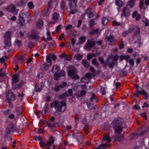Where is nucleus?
<instances>
[{
	"instance_id": "680f3d73",
	"label": "nucleus",
	"mask_w": 149,
	"mask_h": 149,
	"mask_svg": "<svg viewBox=\"0 0 149 149\" xmlns=\"http://www.w3.org/2000/svg\"><path fill=\"white\" fill-rule=\"evenodd\" d=\"M141 17V16L140 14H138L136 17L135 19L136 21H138L139 20Z\"/></svg>"
},
{
	"instance_id": "c756f323",
	"label": "nucleus",
	"mask_w": 149,
	"mask_h": 149,
	"mask_svg": "<svg viewBox=\"0 0 149 149\" xmlns=\"http://www.w3.org/2000/svg\"><path fill=\"white\" fill-rule=\"evenodd\" d=\"M100 54H88L87 55V59L88 60H90L94 56H98Z\"/></svg>"
},
{
	"instance_id": "9d476101",
	"label": "nucleus",
	"mask_w": 149,
	"mask_h": 149,
	"mask_svg": "<svg viewBox=\"0 0 149 149\" xmlns=\"http://www.w3.org/2000/svg\"><path fill=\"white\" fill-rule=\"evenodd\" d=\"M60 70L59 67L57 65L54 66L52 70V71L54 74V79L57 80L60 77V75L58 73Z\"/></svg>"
},
{
	"instance_id": "f257e3e1",
	"label": "nucleus",
	"mask_w": 149,
	"mask_h": 149,
	"mask_svg": "<svg viewBox=\"0 0 149 149\" xmlns=\"http://www.w3.org/2000/svg\"><path fill=\"white\" fill-rule=\"evenodd\" d=\"M66 105V104L65 102L54 101L52 103V106L54 107V114L56 116L60 115L61 113L65 111Z\"/></svg>"
},
{
	"instance_id": "37998d69",
	"label": "nucleus",
	"mask_w": 149,
	"mask_h": 149,
	"mask_svg": "<svg viewBox=\"0 0 149 149\" xmlns=\"http://www.w3.org/2000/svg\"><path fill=\"white\" fill-rule=\"evenodd\" d=\"M86 40V38L85 36H82L79 39V41L80 44L83 43Z\"/></svg>"
},
{
	"instance_id": "9b49d317",
	"label": "nucleus",
	"mask_w": 149,
	"mask_h": 149,
	"mask_svg": "<svg viewBox=\"0 0 149 149\" xmlns=\"http://www.w3.org/2000/svg\"><path fill=\"white\" fill-rule=\"evenodd\" d=\"M76 70L75 68L72 67L68 70V74L72 78L77 79L78 78V76L76 75Z\"/></svg>"
},
{
	"instance_id": "c9c22d12",
	"label": "nucleus",
	"mask_w": 149,
	"mask_h": 149,
	"mask_svg": "<svg viewBox=\"0 0 149 149\" xmlns=\"http://www.w3.org/2000/svg\"><path fill=\"white\" fill-rule=\"evenodd\" d=\"M6 101L8 103L9 108L11 109L13 108V105L10 99L7 98L6 100Z\"/></svg>"
},
{
	"instance_id": "1a4fd4ad",
	"label": "nucleus",
	"mask_w": 149,
	"mask_h": 149,
	"mask_svg": "<svg viewBox=\"0 0 149 149\" xmlns=\"http://www.w3.org/2000/svg\"><path fill=\"white\" fill-rule=\"evenodd\" d=\"M79 88L80 89V95H77L76 96L77 97L82 96L85 95L86 93V85H81L79 86Z\"/></svg>"
},
{
	"instance_id": "473e14b6",
	"label": "nucleus",
	"mask_w": 149,
	"mask_h": 149,
	"mask_svg": "<svg viewBox=\"0 0 149 149\" xmlns=\"http://www.w3.org/2000/svg\"><path fill=\"white\" fill-rule=\"evenodd\" d=\"M115 3L116 5L119 7L123 5V2L121 0H116Z\"/></svg>"
},
{
	"instance_id": "20e7f679",
	"label": "nucleus",
	"mask_w": 149,
	"mask_h": 149,
	"mask_svg": "<svg viewBox=\"0 0 149 149\" xmlns=\"http://www.w3.org/2000/svg\"><path fill=\"white\" fill-rule=\"evenodd\" d=\"M77 0H70L69 2L68 6L70 9V13L74 14L77 12L75 8L77 6Z\"/></svg>"
},
{
	"instance_id": "8fccbe9b",
	"label": "nucleus",
	"mask_w": 149,
	"mask_h": 149,
	"mask_svg": "<svg viewBox=\"0 0 149 149\" xmlns=\"http://www.w3.org/2000/svg\"><path fill=\"white\" fill-rule=\"evenodd\" d=\"M92 96L90 99V101L91 102H92L93 101V100L95 99V94L94 93H92Z\"/></svg>"
},
{
	"instance_id": "774afa93",
	"label": "nucleus",
	"mask_w": 149,
	"mask_h": 149,
	"mask_svg": "<svg viewBox=\"0 0 149 149\" xmlns=\"http://www.w3.org/2000/svg\"><path fill=\"white\" fill-rule=\"evenodd\" d=\"M99 61L102 64L104 63V60L102 58L100 57L99 58Z\"/></svg>"
},
{
	"instance_id": "423d86ee",
	"label": "nucleus",
	"mask_w": 149,
	"mask_h": 149,
	"mask_svg": "<svg viewBox=\"0 0 149 149\" xmlns=\"http://www.w3.org/2000/svg\"><path fill=\"white\" fill-rule=\"evenodd\" d=\"M11 33L9 32H6L5 33L4 36V38L6 42L5 48L6 49L9 48L11 46L10 42Z\"/></svg>"
},
{
	"instance_id": "ddd939ff",
	"label": "nucleus",
	"mask_w": 149,
	"mask_h": 149,
	"mask_svg": "<svg viewBox=\"0 0 149 149\" xmlns=\"http://www.w3.org/2000/svg\"><path fill=\"white\" fill-rule=\"evenodd\" d=\"M25 16V13L21 11L19 14V23L21 25H23L24 24L25 19L24 17Z\"/></svg>"
},
{
	"instance_id": "4be33fe9",
	"label": "nucleus",
	"mask_w": 149,
	"mask_h": 149,
	"mask_svg": "<svg viewBox=\"0 0 149 149\" xmlns=\"http://www.w3.org/2000/svg\"><path fill=\"white\" fill-rule=\"evenodd\" d=\"M83 56L82 54H76L74 57V58L76 60L79 61L81 60Z\"/></svg>"
},
{
	"instance_id": "79ce46f5",
	"label": "nucleus",
	"mask_w": 149,
	"mask_h": 149,
	"mask_svg": "<svg viewBox=\"0 0 149 149\" xmlns=\"http://www.w3.org/2000/svg\"><path fill=\"white\" fill-rule=\"evenodd\" d=\"M8 73V72H4L3 71L2 69H0V77H4Z\"/></svg>"
},
{
	"instance_id": "4d7b16f0",
	"label": "nucleus",
	"mask_w": 149,
	"mask_h": 149,
	"mask_svg": "<svg viewBox=\"0 0 149 149\" xmlns=\"http://www.w3.org/2000/svg\"><path fill=\"white\" fill-rule=\"evenodd\" d=\"M61 27V24L59 25L58 26H57L55 30L57 32L60 29Z\"/></svg>"
},
{
	"instance_id": "a878e982",
	"label": "nucleus",
	"mask_w": 149,
	"mask_h": 149,
	"mask_svg": "<svg viewBox=\"0 0 149 149\" xmlns=\"http://www.w3.org/2000/svg\"><path fill=\"white\" fill-rule=\"evenodd\" d=\"M50 64L48 65L45 63L40 66V68L42 70H45L47 69L50 67Z\"/></svg>"
},
{
	"instance_id": "c85d7f7f",
	"label": "nucleus",
	"mask_w": 149,
	"mask_h": 149,
	"mask_svg": "<svg viewBox=\"0 0 149 149\" xmlns=\"http://www.w3.org/2000/svg\"><path fill=\"white\" fill-rule=\"evenodd\" d=\"M134 0H130V1L128 2L127 4V6H129L131 8L133 7L134 5Z\"/></svg>"
},
{
	"instance_id": "4468645a",
	"label": "nucleus",
	"mask_w": 149,
	"mask_h": 149,
	"mask_svg": "<svg viewBox=\"0 0 149 149\" xmlns=\"http://www.w3.org/2000/svg\"><path fill=\"white\" fill-rule=\"evenodd\" d=\"M91 76V74L90 73H87L83 78L81 79V82L84 83L88 82L89 81L90 77Z\"/></svg>"
},
{
	"instance_id": "0e129e2a",
	"label": "nucleus",
	"mask_w": 149,
	"mask_h": 149,
	"mask_svg": "<svg viewBox=\"0 0 149 149\" xmlns=\"http://www.w3.org/2000/svg\"><path fill=\"white\" fill-rule=\"evenodd\" d=\"M75 40L74 38H72V39H71V44L72 45H74L75 43Z\"/></svg>"
},
{
	"instance_id": "f03ea898",
	"label": "nucleus",
	"mask_w": 149,
	"mask_h": 149,
	"mask_svg": "<svg viewBox=\"0 0 149 149\" xmlns=\"http://www.w3.org/2000/svg\"><path fill=\"white\" fill-rule=\"evenodd\" d=\"M123 120L120 118L115 120L112 123L113 127H116L115 132L116 134H119L122 131L123 126Z\"/></svg>"
},
{
	"instance_id": "72a5a7b5",
	"label": "nucleus",
	"mask_w": 149,
	"mask_h": 149,
	"mask_svg": "<svg viewBox=\"0 0 149 149\" xmlns=\"http://www.w3.org/2000/svg\"><path fill=\"white\" fill-rule=\"evenodd\" d=\"M87 106L89 109L91 110L95 109L96 107V105L92 104H88Z\"/></svg>"
},
{
	"instance_id": "6e6552de",
	"label": "nucleus",
	"mask_w": 149,
	"mask_h": 149,
	"mask_svg": "<svg viewBox=\"0 0 149 149\" xmlns=\"http://www.w3.org/2000/svg\"><path fill=\"white\" fill-rule=\"evenodd\" d=\"M14 130V125L12 123L10 124L6 128L5 136H10L12 134V132Z\"/></svg>"
},
{
	"instance_id": "b1692460",
	"label": "nucleus",
	"mask_w": 149,
	"mask_h": 149,
	"mask_svg": "<svg viewBox=\"0 0 149 149\" xmlns=\"http://www.w3.org/2000/svg\"><path fill=\"white\" fill-rule=\"evenodd\" d=\"M19 81V79L17 77V75L15 74L14 75L13 77V79L12 81V85L18 82Z\"/></svg>"
},
{
	"instance_id": "c03bdc74",
	"label": "nucleus",
	"mask_w": 149,
	"mask_h": 149,
	"mask_svg": "<svg viewBox=\"0 0 149 149\" xmlns=\"http://www.w3.org/2000/svg\"><path fill=\"white\" fill-rule=\"evenodd\" d=\"M35 132L37 133H42L43 132V130L41 128H37L35 130Z\"/></svg>"
},
{
	"instance_id": "a19ab883",
	"label": "nucleus",
	"mask_w": 149,
	"mask_h": 149,
	"mask_svg": "<svg viewBox=\"0 0 149 149\" xmlns=\"http://www.w3.org/2000/svg\"><path fill=\"white\" fill-rule=\"evenodd\" d=\"M28 8L30 9H32L34 8V6L32 2H30L27 4Z\"/></svg>"
},
{
	"instance_id": "e2e57ef3",
	"label": "nucleus",
	"mask_w": 149,
	"mask_h": 149,
	"mask_svg": "<svg viewBox=\"0 0 149 149\" xmlns=\"http://www.w3.org/2000/svg\"><path fill=\"white\" fill-rule=\"evenodd\" d=\"M141 116L142 117L144 118L145 119H146L147 118V116L146 115V113L145 112H144L141 114Z\"/></svg>"
},
{
	"instance_id": "09e8293b",
	"label": "nucleus",
	"mask_w": 149,
	"mask_h": 149,
	"mask_svg": "<svg viewBox=\"0 0 149 149\" xmlns=\"http://www.w3.org/2000/svg\"><path fill=\"white\" fill-rule=\"evenodd\" d=\"M99 31V29H96L93 30L90 32L91 34L93 35L94 34H96L98 33Z\"/></svg>"
},
{
	"instance_id": "cd10ccee",
	"label": "nucleus",
	"mask_w": 149,
	"mask_h": 149,
	"mask_svg": "<svg viewBox=\"0 0 149 149\" xmlns=\"http://www.w3.org/2000/svg\"><path fill=\"white\" fill-rule=\"evenodd\" d=\"M112 24L115 26H121L124 24L122 22H118L116 21H113Z\"/></svg>"
},
{
	"instance_id": "69168bd1",
	"label": "nucleus",
	"mask_w": 149,
	"mask_h": 149,
	"mask_svg": "<svg viewBox=\"0 0 149 149\" xmlns=\"http://www.w3.org/2000/svg\"><path fill=\"white\" fill-rule=\"evenodd\" d=\"M59 74L60 75V76H63L65 75V72L63 71H61L60 72V73H59Z\"/></svg>"
},
{
	"instance_id": "3c124183",
	"label": "nucleus",
	"mask_w": 149,
	"mask_h": 149,
	"mask_svg": "<svg viewBox=\"0 0 149 149\" xmlns=\"http://www.w3.org/2000/svg\"><path fill=\"white\" fill-rule=\"evenodd\" d=\"M144 2L143 0H141L140 3V8H142L143 6Z\"/></svg>"
},
{
	"instance_id": "4c0bfd02",
	"label": "nucleus",
	"mask_w": 149,
	"mask_h": 149,
	"mask_svg": "<svg viewBox=\"0 0 149 149\" xmlns=\"http://www.w3.org/2000/svg\"><path fill=\"white\" fill-rule=\"evenodd\" d=\"M106 88L105 87L102 86L101 88L100 92L102 95H104L106 93Z\"/></svg>"
},
{
	"instance_id": "aec40b11",
	"label": "nucleus",
	"mask_w": 149,
	"mask_h": 149,
	"mask_svg": "<svg viewBox=\"0 0 149 149\" xmlns=\"http://www.w3.org/2000/svg\"><path fill=\"white\" fill-rule=\"evenodd\" d=\"M40 124L44 127L48 126L49 127H52V126L49 124V123L46 120H40Z\"/></svg>"
},
{
	"instance_id": "6e6d98bb",
	"label": "nucleus",
	"mask_w": 149,
	"mask_h": 149,
	"mask_svg": "<svg viewBox=\"0 0 149 149\" xmlns=\"http://www.w3.org/2000/svg\"><path fill=\"white\" fill-rule=\"evenodd\" d=\"M15 43L17 44L18 47L20 46L21 45V42L20 40H16L15 41Z\"/></svg>"
},
{
	"instance_id": "a211bd4d",
	"label": "nucleus",
	"mask_w": 149,
	"mask_h": 149,
	"mask_svg": "<svg viewBox=\"0 0 149 149\" xmlns=\"http://www.w3.org/2000/svg\"><path fill=\"white\" fill-rule=\"evenodd\" d=\"M66 85L67 83L66 82H63L62 84L55 86L54 88V90L56 91H58L60 88H63L64 86H65Z\"/></svg>"
},
{
	"instance_id": "39448f33",
	"label": "nucleus",
	"mask_w": 149,
	"mask_h": 149,
	"mask_svg": "<svg viewBox=\"0 0 149 149\" xmlns=\"http://www.w3.org/2000/svg\"><path fill=\"white\" fill-rule=\"evenodd\" d=\"M102 140L103 143L99 146V149H104L108 146L107 143H110L111 141V138L109 135L104 136Z\"/></svg>"
},
{
	"instance_id": "393cba45",
	"label": "nucleus",
	"mask_w": 149,
	"mask_h": 149,
	"mask_svg": "<svg viewBox=\"0 0 149 149\" xmlns=\"http://www.w3.org/2000/svg\"><path fill=\"white\" fill-rule=\"evenodd\" d=\"M42 86L41 84H37L35 86V89L36 91H40L42 89Z\"/></svg>"
},
{
	"instance_id": "de8ad7c7",
	"label": "nucleus",
	"mask_w": 149,
	"mask_h": 149,
	"mask_svg": "<svg viewBox=\"0 0 149 149\" xmlns=\"http://www.w3.org/2000/svg\"><path fill=\"white\" fill-rule=\"evenodd\" d=\"M49 110V107H46L45 108L44 110L42 112V115H44Z\"/></svg>"
},
{
	"instance_id": "bf43d9fd",
	"label": "nucleus",
	"mask_w": 149,
	"mask_h": 149,
	"mask_svg": "<svg viewBox=\"0 0 149 149\" xmlns=\"http://www.w3.org/2000/svg\"><path fill=\"white\" fill-rule=\"evenodd\" d=\"M11 100L14 101L15 99V96L13 94H12L11 96Z\"/></svg>"
},
{
	"instance_id": "ea45409f",
	"label": "nucleus",
	"mask_w": 149,
	"mask_h": 149,
	"mask_svg": "<svg viewBox=\"0 0 149 149\" xmlns=\"http://www.w3.org/2000/svg\"><path fill=\"white\" fill-rule=\"evenodd\" d=\"M43 22L42 20H40L37 22V25L38 27L40 28L42 26Z\"/></svg>"
},
{
	"instance_id": "a18cd8bd",
	"label": "nucleus",
	"mask_w": 149,
	"mask_h": 149,
	"mask_svg": "<svg viewBox=\"0 0 149 149\" xmlns=\"http://www.w3.org/2000/svg\"><path fill=\"white\" fill-rule=\"evenodd\" d=\"M11 110L10 109H8L3 112V114L5 115H8L11 112Z\"/></svg>"
},
{
	"instance_id": "f8f14e48",
	"label": "nucleus",
	"mask_w": 149,
	"mask_h": 149,
	"mask_svg": "<svg viewBox=\"0 0 149 149\" xmlns=\"http://www.w3.org/2000/svg\"><path fill=\"white\" fill-rule=\"evenodd\" d=\"M134 95L136 97H139V95H143L145 96L146 100L147 99L148 97L147 92L143 90L139 91L138 89H137L136 92L134 93Z\"/></svg>"
},
{
	"instance_id": "5701e85b",
	"label": "nucleus",
	"mask_w": 149,
	"mask_h": 149,
	"mask_svg": "<svg viewBox=\"0 0 149 149\" xmlns=\"http://www.w3.org/2000/svg\"><path fill=\"white\" fill-rule=\"evenodd\" d=\"M51 54H49L46 56V63L47 64L49 65L50 64V66L51 65V62H52V60L51 59Z\"/></svg>"
},
{
	"instance_id": "2f4dec72",
	"label": "nucleus",
	"mask_w": 149,
	"mask_h": 149,
	"mask_svg": "<svg viewBox=\"0 0 149 149\" xmlns=\"http://www.w3.org/2000/svg\"><path fill=\"white\" fill-rule=\"evenodd\" d=\"M59 15L57 13H55L52 15V19L54 20H57L59 17Z\"/></svg>"
},
{
	"instance_id": "dca6fc26",
	"label": "nucleus",
	"mask_w": 149,
	"mask_h": 149,
	"mask_svg": "<svg viewBox=\"0 0 149 149\" xmlns=\"http://www.w3.org/2000/svg\"><path fill=\"white\" fill-rule=\"evenodd\" d=\"M38 36V33L35 31H32L29 33V39H36Z\"/></svg>"
},
{
	"instance_id": "f704fd0d",
	"label": "nucleus",
	"mask_w": 149,
	"mask_h": 149,
	"mask_svg": "<svg viewBox=\"0 0 149 149\" xmlns=\"http://www.w3.org/2000/svg\"><path fill=\"white\" fill-rule=\"evenodd\" d=\"M109 22V20L107 18L104 17L102 18V23L103 25H105Z\"/></svg>"
},
{
	"instance_id": "49530a36",
	"label": "nucleus",
	"mask_w": 149,
	"mask_h": 149,
	"mask_svg": "<svg viewBox=\"0 0 149 149\" xmlns=\"http://www.w3.org/2000/svg\"><path fill=\"white\" fill-rule=\"evenodd\" d=\"M60 7L61 9H63L66 6V3L63 1H62L60 3Z\"/></svg>"
},
{
	"instance_id": "052dcab7",
	"label": "nucleus",
	"mask_w": 149,
	"mask_h": 149,
	"mask_svg": "<svg viewBox=\"0 0 149 149\" xmlns=\"http://www.w3.org/2000/svg\"><path fill=\"white\" fill-rule=\"evenodd\" d=\"M52 38L50 36H49V37L47 38H44V40L45 41H47V40H52Z\"/></svg>"
},
{
	"instance_id": "2eb2a0df",
	"label": "nucleus",
	"mask_w": 149,
	"mask_h": 149,
	"mask_svg": "<svg viewBox=\"0 0 149 149\" xmlns=\"http://www.w3.org/2000/svg\"><path fill=\"white\" fill-rule=\"evenodd\" d=\"M130 9L125 7L123 10V12L121 14V17H122L123 16H125L126 17H128L130 15Z\"/></svg>"
},
{
	"instance_id": "0eeeda50",
	"label": "nucleus",
	"mask_w": 149,
	"mask_h": 149,
	"mask_svg": "<svg viewBox=\"0 0 149 149\" xmlns=\"http://www.w3.org/2000/svg\"><path fill=\"white\" fill-rule=\"evenodd\" d=\"M54 138L53 136H51L49 141L46 143H45L44 142L40 141L39 143V145L41 147L44 146L46 149H49L50 148V146L54 143Z\"/></svg>"
},
{
	"instance_id": "58836bf2",
	"label": "nucleus",
	"mask_w": 149,
	"mask_h": 149,
	"mask_svg": "<svg viewBox=\"0 0 149 149\" xmlns=\"http://www.w3.org/2000/svg\"><path fill=\"white\" fill-rule=\"evenodd\" d=\"M8 59V57L6 56H3L0 58V62L1 63H3L5 61Z\"/></svg>"
},
{
	"instance_id": "7ed1b4c3",
	"label": "nucleus",
	"mask_w": 149,
	"mask_h": 149,
	"mask_svg": "<svg viewBox=\"0 0 149 149\" xmlns=\"http://www.w3.org/2000/svg\"><path fill=\"white\" fill-rule=\"evenodd\" d=\"M118 58V56L117 55H116L114 57L113 55H110L107 58L106 63L108 64L110 67H112L114 64L113 61H116Z\"/></svg>"
},
{
	"instance_id": "7c9ffc66",
	"label": "nucleus",
	"mask_w": 149,
	"mask_h": 149,
	"mask_svg": "<svg viewBox=\"0 0 149 149\" xmlns=\"http://www.w3.org/2000/svg\"><path fill=\"white\" fill-rule=\"evenodd\" d=\"M16 7L15 6L11 5L9 6L8 8V10L10 12H14L15 10Z\"/></svg>"
},
{
	"instance_id": "f3484780",
	"label": "nucleus",
	"mask_w": 149,
	"mask_h": 149,
	"mask_svg": "<svg viewBox=\"0 0 149 149\" xmlns=\"http://www.w3.org/2000/svg\"><path fill=\"white\" fill-rule=\"evenodd\" d=\"M107 42L109 44L111 45H113L116 41L117 40H116L113 36H110L107 37Z\"/></svg>"
},
{
	"instance_id": "603ef678",
	"label": "nucleus",
	"mask_w": 149,
	"mask_h": 149,
	"mask_svg": "<svg viewBox=\"0 0 149 149\" xmlns=\"http://www.w3.org/2000/svg\"><path fill=\"white\" fill-rule=\"evenodd\" d=\"M92 62L93 64L97 65V61L95 58H93L92 60Z\"/></svg>"
},
{
	"instance_id": "6ab92c4d",
	"label": "nucleus",
	"mask_w": 149,
	"mask_h": 149,
	"mask_svg": "<svg viewBox=\"0 0 149 149\" xmlns=\"http://www.w3.org/2000/svg\"><path fill=\"white\" fill-rule=\"evenodd\" d=\"M73 94V91L71 89H68L67 91L63 94V96L64 97L70 96H72Z\"/></svg>"
},
{
	"instance_id": "338daca9",
	"label": "nucleus",
	"mask_w": 149,
	"mask_h": 149,
	"mask_svg": "<svg viewBox=\"0 0 149 149\" xmlns=\"http://www.w3.org/2000/svg\"><path fill=\"white\" fill-rule=\"evenodd\" d=\"M129 62L130 64L133 65H134V60L132 59H130V60Z\"/></svg>"
},
{
	"instance_id": "864d4df0",
	"label": "nucleus",
	"mask_w": 149,
	"mask_h": 149,
	"mask_svg": "<svg viewBox=\"0 0 149 149\" xmlns=\"http://www.w3.org/2000/svg\"><path fill=\"white\" fill-rule=\"evenodd\" d=\"M134 27H132L129 29L128 30H127V34H128L129 33L133 31L134 30Z\"/></svg>"
},
{
	"instance_id": "bb28decb",
	"label": "nucleus",
	"mask_w": 149,
	"mask_h": 149,
	"mask_svg": "<svg viewBox=\"0 0 149 149\" xmlns=\"http://www.w3.org/2000/svg\"><path fill=\"white\" fill-rule=\"evenodd\" d=\"M95 44L94 42L93 41H88L86 45V47L88 49H90Z\"/></svg>"
},
{
	"instance_id": "5fc2aeb1",
	"label": "nucleus",
	"mask_w": 149,
	"mask_h": 149,
	"mask_svg": "<svg viewBox=\"0 0 149 149\" xmlns=\"http://www.w3.org/2000/svg\"><path fill=\"white\" fill-rule=\"evenodd\" d=\"M138 12L137 11H134L133 14L132 16L133 17H136L137 15Z\"/></svg>"
},
{
	"instance_id": "13d9d810",
	"label": "nucleus",
	"mask_w": 149,
	"mask_h": 149,
	"mask_svg": "<svg viewBox=\"0 0 149 149\" xmlns=\"http://www.w3.org/2000/svg\"><path fill=\"white\" fill-rule=\"evenodd\" d=\"M8 118L11 119H13L15 117V115L13 114H10L8 116Z\"/></svg>"
},
{
	"instance_id": "412c9836",
	"label": "nucleus",
	"mask_w": 149,
	"mask_h": 149,
	"mask_svg": "<svg viewBox=\"0 0 149 149\" xmlns=\"http://www.w3.org/2000/svg\"><path fill=\"white\" fill-rule=\"evenodd\" d=\"M24 84V81L23 80L21 81L19 84H16L14 85L13 89L16 90L20 88Z\"/></svg>"
},
{
	"instance_id": "e433bc0d",
	"label": "nucleus",
	"mask_w": 149,
	"mask_h": 149,
	"mask_svg": "<svg viewBox=\"0 0 149 149\" xmlns=\"http://www.w3.org/2000/svg\"><path fill=\"white\" fill-rule=\"evenodd\" d=\"M82 64L86 67H88L89 66L88 62L85 60H83L82 61Z\"/></svg>"
}]
</instances>
